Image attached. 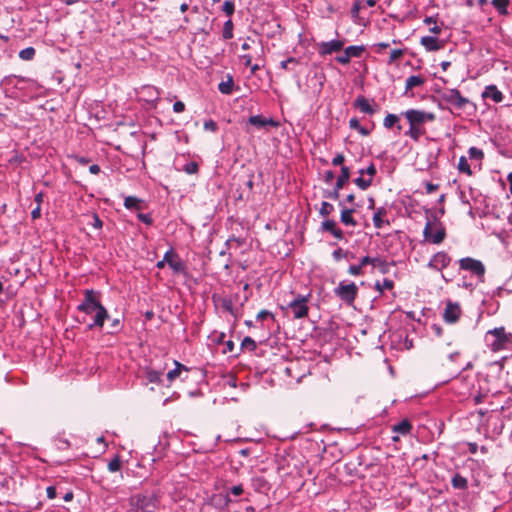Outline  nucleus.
<instances>
[{"label":"nucleus","instance_id":"obj_10","mask_svg":"<svg viewBox=\"0 0 512 512\" xmlns=\"http://www.w3.org/2000/svg\"><path fill=\"white\" fill-rule=\"evenodd\" d=\"M451 257L444 251H439L435 253L430 261L428 262L427 266L430 269H434L436 271H441L444 268L448 267L451 263Z\"/></svg>","mask_w":512,"mask_h":512},{"label":"nucleus","instance_id":"obj_51","mask_svg":"<svg viewBox=\"0 0 512 512\" xmlns=\"http://www.w3.org/2000/svg\"><path fill=\"white\" fill-rule=\"evenodd\" d=\"M137 218L146 225H152L153 219L150 214L138 213Z\"/></svg>","mask_w":512,"mask_h":512},{"label":"nucleus","instance_id":"obj_46","mask_svg":"<svg viewBox=\"0 0 512 512\" xmlns=\"http://www.w3.org/2000/svg\"><path fill=\"white\" fill-rule=\"evenodd\" d=\"M364 266L365 265H362V259H361L360 263L358 265H350V267L348 269V273L353 276L363 275L364 274V272H363Z\"/></svg>","mask_w":512,"mask_h":512},{"label":"nucleus","instance_id":"obj_57","mask_svg":"<svg viewBox=\"0 0 512 512\" xmlns=\"http://www.w3.org/2000/svg\"><path fill=\"white\" fill-rule=\"evenodd\" d=\"M268 317L273 318V314L271 312H269L268 310H261L256 316L257 320H260V321H263Z\"/></svg>","mask_w":512,"mask_h":512},{"label":"nucleus","instance_id":"obj_59","mask_svg":"<svg viewBox=\"0 0 512 512\" xmlns=\"http://www.w3.org/2000/svg\"><path fill=\"white\" fill-rule=\"evenodd\" d=\"M425 188H426V193L431 194L439 188V185L433 184L431 182H425Z\"/></svg>","mask_w":512,"mask_h":512},{"label":"nucleus","instance_id":"obj_32","mask_svg":"<svg viewBox=\"0 0 512 512\" xmlns=\"http://www.w3.org/2000/svg\"><path fill=\"white\" fill-rule=\"evenodd\" d=\"M458 170L462 173H465L467 174L468 176H471L472 175V170H471V167L468 163V160L465 156H461L459 158V162H458Z\"/></svg>","mask_w":512,"mask_h":512},{"label":"nucleus","instance_id":"obj_6","mask_svg":"<svg viewBox=\"0 0 512 512\" xmlns=\"http://www.w3.org/2000/svg\"><path fill=\"white\" fill-rule=\"evenodd\" d=\"M423 236L425 240L432 244H440L446 238V229L441 222L427 221L423 229Z\"/></svg>","mask_w":512,"mask_h":512},{"label":"nucleus","instance_id":"obj_12","mask_svg":"<svg viewBox=\"0 0 512 512\" xmlns=\"http://www.w3.org/2000/svg\"><path fill=\"white\" fill-rule=\"evenodd\" d=\"M461 315V308L458 303L448 301L443 313V319L446 323H456Z\"/></svg>","mask_w":512,"mask_h":512},{"label":"nucleus","instance_id":"obj_29","mask_svg":"<svg viewBox=\"0 0 512 512\" xmlns=\"http://www.w3.org/2000/svg\"><path fill=\"white\" fill-rule=\"evenodd\" d=\"M365 48L362 45H351L345 48V53L350 58H359L362 56Z\"/></svg>","mask_w":512,"mask_h":512},{"label":"nucleus","instance_id":"obj_24","mask_svg":"<svg viewBox=\"0 0 512 512\" xmlns=\"http://www.w3.org/2000/svg\"><path fill=\"white\" fill-rule=\"evenodd\" d=\"M350 178V169L347 166L341 167V173L337 178L335 186L337 189H342L345 184L349 181Z\"/></svg>","mask_w":512,"mask_h":512},{"label":"nucleus","instance_id":"obj_63","mask_svg":"<svg viewBox=\"0 0 512 512\" xmlns=\"http://www.w3.org/2000/svg\"><path fill=\"white\" fill-rule=\"evenodd\" d=\"M365 172L367 175L370 176V178H373L377 172L376 167L373 163H371L366 169Z\"/></svg>","mask_w":512,"mask_h":512},{"label":"nucleus","instance_id":"obj_36","mask_svg":"<svg viewBox=\"0 0 512 512\" xmlns=\"http://www.w3.org/2000/svg\"><path fill=\"white\" fill-rule=\"evenodd\" d=\"M363 5L360 1H356L351 8V17L355 23L360 24V10L363 9Z\"/></svg>","mask_w":512,"mask_h":512},{"label":"nucleus","instance_id":"obj_7","mask_svg":"<svg viewBox=\"0 0 512 512\" xmlns=\"http://www.w3.org/2000/svg\"><path fill=\"white\" fill-rule=\"evenodd\" d=\"M334 294L346 304L352 305L358 295V287L354 282H340L334 289Z\"/></svg>","mask_w":512,"mask_h":512},{"label":"nucleus","instance_id":"obj_64","mask_svg":"<svg viewBox=\"0 0 512 512\" xmlns=\"http://www.w3.org/2000/svg\"><path fill=\"white\" fill-rule=\"evenodd\" d=\"M31 217L33 220L39 219L41 217V207L37 205L32 211H31Z\"/></svg>","mask_w":512,"mask_h":512},{"label":"nucleus","instance_id":"obj_1","mask_svg":"<svg viewBox=\"0 0 512 512\" xmlns=\"http://www.w3.org/2000/svg\"><path fill=\"white\" fill-rule=\"evenodd\" d=\"M400 115L405 117L409 124V129L404 132V135L415 142H418L426 134L425 124L436 119L433 112L420 109H408L401 112Z\"/></svg>","mask_w":512,"mask_h":512},{"label":"nucleus","instance_id":"obj_55","mask_svg":"<svg viewBox=\"0 0 512 512\" xmlns=\"http://www.w3.org/2000/svg\"><path fill=\"white\" fill-rule=\"evenodd\" d=\"M351 58L344 52L343 55L337 56L336 61L342 65H347L350 63Z\"/></svg>","mask_w":512,"mask_h":512},{"label":"nucleus","instance_id":"obj_38","mask_svg":"<svg viewBox=\"0 0 512 512\" xmlns=\"http://www.w3.org/2000/svg\"><path fill=\"white\" fill-rule=\"evenodd\" d=\"M121 458L119 455H115L108 463V470L110 472H117L121 469Z\"/></svg>","mask_w":512,"mask_h":512},{"label":"nucleus","instance_id":"obj_53","mask_svg":"<svg viewBox=\"0 0 512 512\" xmlns=\"http://www.w3.org/2000/svg\"><path fill=\"white\" fill-rule=\"evenodd\" d=\"M243 486L241 484L235 485L229 489V493L234 496H240L243 493Z\"/></svg>","mask_w":512,"mask_h":512},{"label":"nucleus","instance_id":"obj_48","mask_svg":"<svg viewBox=\"0 0 512 512\" xmlns=\"http://www.w3.org/2000/svg\"><path fill=\"white\" fill-rule=\"evenodd\" d=\"M340 190L341 189H337L336 186H334V189L332 191H326L324 193V197L332 200H338L340 197Z\"/></svg>","mask_w":512,"mask_h":512},{"label":"nucleus","instance_id":"obj_23","mask_svg":"<svg viewBox=\"0 0 512 512\" xmlns=\"http://www.w3.org/2000/svg\"><path fill=\"white\" fill-rule=\"evenodd\" d=\"M387 214V210L384 208V207H379L374 215H373V224L376 228H381L383 226L384 223H386L387 225H389V221H384L382 219L383 216H385Z\"/></svg>","mask_w":512,"mask_h":512},{"label":"nucleus","instance_id":"obj_2","mask_svg":"<svg viewBox=\"0 0 512 512\" xmlns=\"http://www.w3.org/2000/svg\"><path fill=\"white\" fill-rule=\"evenodd\" d=\"M98 293L92 289H87L84 292V299L77 309L85 314H92L96 312L94 321L88 325L89 329L94 327L102 328L105 320L109 318L107 309L98 300Z\"/></svg>","mask_w":512,"mask_h":512},{"label":"nucleus","instance_id":"obj_17","mask_svg":"<svg viewBox=\"0 0 512 512\" xmlns=\"http://www.w3.org/2000/svg\"><path fill=\"white\" fill-rule=\"evenodd\" d=\"M248 123L257 128H263L266 125L276 126L277 124L273 121V119H267L262 115H253L249 117Z\"/></svg>","mask_w":512,"mask_h":512},{"label":"nucleus","instance_id":"obj_14","mask_svg":"<svg viewBox=\"0 0 512 512\" xmlns=\"http://www.w3.org/2000/svg\"><path fill=\"white\" fill-rule=\"evenodd\" d=\"M372 265L375 268H378L382 274H386L390 270V264L380 257H370L364 256L362 258V265Z\"/></svg>","mask_w":512,"mask_h":512},{"label":"nucleus","instance_id":"obj_41","mask_svg":"<svg viewBox=\"0 0 512 512\" xmlns=\"http://www.w3.org/2000/svg\"><path fill=\"white\" fill-rule=\"evenodd\" d=\"M333 211H334V206L331 203L326 202V201H323L321 203L319 214L322 217H328Z\"/></svg>","mask_w":512,"mask_h":512},{"label":"nucleus","instance_id":"obj_61","mask_svg":"<svg viewBox=\"0 0 512 512\" xmlns=\"http://www.w3.org/2000/svg\"><path fill=\"white\" fill-rule=\"evenodd\" d=\"M46 493L49 499H54L57 496L56 488L54 486H48L46 489Z\"/></svg>","mask_w":512,"mask_h":512},{"label":"nucleus","instance_id":"obj_27","mask_svg":"<svg viewBox=\"0 0 512 512\" xmlns=\"http://www.w3.org/2000/svg\"><path fill=\"white\" fill-rule=\"evenodd\" d=\"M491 4L500 15H508L510 0H492Z\"/></svg>","mask_w":512,"mask_h":512},{"label":"nucleus","instance_id":"obj_60","mask_svg":"<svg viewBox=\"0 0 512 512\" xmlns=\"http://www.w3.org/2000/svg\"><path fill=\"white\" fill-rule=\"evenodd\" d=\"M345 160V157L343 154H337L333 159H332V164L334 166H338V165H342L343 162Z\"/></svg>","mask_w":512,"mask_h":512},{"label":"nucleus","instance_id":"obj_31","mask_svg":"<svg viewBox=\"0 0 512 512\" xmlns=\"http://www.w3.org/2000/svg\"><path fill=\"white\" fill-rule=\"evenodd\" d=\"M299 59L295 57H289L286 60L280 62V68L288 71H295V67L299 65Z\"/></svg>","mask_w":512,"mask_h":512},{"label":"nucleus","instance_id":"obj_4","mask_svg":"<svg viewBox=\"0 0 512 512\" xmlns=\"http://www.w3.org/2000/svg\"><path fill=\"white\" fill-rule=\"evenodd\" d=\"M441 99L455 109L467 112L471 115L476 110V105L468 98L461 95L458 89H446L441 93Z\"/></svg>","mask_w":512,"mask_h":512},{"label":"nucleus","instance_id":"obj_15","mask_svg":"<svg viewBox=\"0 0 512 512\" xmlns=\"http://www.w3.org/2000/svg\"><path fill=\"white\" fill-rule=\"evenodd\" d=\"M483 98H490L495 103H500L504 99L503 93L497 88L496 85H488L482 93Z\"/></svg>","mask_w":512,"mask_h":512},{"label":"nucleus","instance_id":"obj_20","mask_svg":"<svg viewBox=\"0 0 512 512\" xmlns=\"http://www.w3.org/2000/svg\"><path fill=\"white\" fill-rule=\"evenodd\" d=\"M354 212V209L343 207L340 215L341 222L347 226H357V221L352 216Z\"/></svg>","mask_w":512,"mask_h":512},{"label":"nucleus","instance_id":"obj_11","mask_svg":"<svg viewBox=\"0 0 512 512\" xmlns=\"http://www.w3.org/2000/svg\"><path fill=\"white\" fill-rule=\"evenodd\" d=\"M344 40H331L318 44V53L321 56L330 55L343 49Z\"/></svg>","mask_w":512,"mask_h":512},{"label":"nucleus","instance_id":"obj_49","mask_svg":"<svg viewBox=\"0 0 512 512\" xmlns=\"http://www.w3.org/2000/svg\"><path fill=\"white\" fill-rule=\"evenodd\" d=\"M204 129L206 131L216 132L218 130V125L214 120L209 119L204 122Z\"/></svg>","mask_w":512,"mask_h":512},{"label":"nucleus","instance_id":"obj_52","mask_svg":"<svg viewBox=\"0 0 512 512\" xmlns=\"http://www.w3.org/2000/svg\"><path fill=\"white\" fill-rule=\"evenodd\" d=\"M177 254L173 251V249H170L168 250L165 254H164V257H163V261L166 263V264H170L172 259L174 258V256H176Z\"/></svg>","mask_w":512,"mask_h":512},{"label":"nucleus","instance_id":"obj_33","mask_svg":"<svg viewBox=\"0 0 512 512\" xmlns=\"http://www.w3.org/2000/svg\"><path fill=\"white\" fill-rule=\"evenodd\" d=\"M36 50L33 47H27L19 52V58L24 61H31L34 59Z\"/></svg>","mask_w":512,"mask_h":512},{"label":"nucleus","instance_id":"obj_13","mask_svg":"<svg viewBox=\"0 0 512 512\" xmlns=\"http://www.w3.org/2000/svg\"><path fill=\"white\" fill-rule=\"evenodd\" d=\"M374 100H369L363 95H359L353 102V107L359 109L362 113L373 115L376 112V105H372Z\"/></svg>","mask_w":512,"mask_h":512},{"label":"nucleus","instance_id":"obj_54","mask_svg":"<svg viewBox=\"0 0 512 512\" xmlns=\"http://www.w3.org/2000/svg\"><path fill=\"white\" fill-rule=\"evenodd\" d=\"M332 256L336 261H340L346 256V252H344L341 248H338L333 251Z\"/></svg>","mask_w":512,"mask_h":512},{"label":"nucleus","instance_id":"obj_16","mask_svg":"<svg viewBox=\"0 0 512 512\" xmlns=\"http://www.w3.org/2000/svg\"><path fill=\"white\" fill-rule=\"evenodd\" d=\"M420 43L427 51H438L442 48L438 38L433 36H423Z\"/></svg>","mask_w":512,"mask_h":512},{"label":"nucleus","instance_id":"obj_28","mask_svg":"<svg viewBox=\"0 0 512 512\" xmlns=\"http://www.w3.org/2000/svg\"><path fill=\"white\" fill-rule=\"evenodd\" d=\"M169 267L175 272V273H185L186 271V265L185 263L180 259L178 254L174 256L171 263L169 264Z\"/></svg>","mask_w":512,"mask_h":512},{"label":"nucleus","instance_id":"obj_22","mask_svg":"<svg viewBox=\"0 0 512 512\" xmlns=\"http://www.w3.org/2000/svg\"><path fill=\"white\" fill-rule=\"evenodd\" d=\"M234 80L232 75H227V80L222 81L218 85V89L222 94L230 95L233 92Z\"/></svg>","mask_w":512,"mask_h":512},{"label":"nucleus","instance_id":"obj_45","mask_svg":"<svg viewBox=\"0 0 512 512\" xmlns=\"http://www.w3.org/2000/svg\"><path fill=\"white\" fill-rule=\"evenodd\" d=\"M185 173L189 174V175H192V174H196L199 170V166L198 164L195 162V161H191V162H188L186 163L184 166H183V169H182Z\"/></svg>","mask_w":512,"mask_h":512},{"label":"nucleus","instance_id":"obj_34","mask_svg":"<svg viewBox=\"0 0 512 512\" xmlns=\"http://www.w3.org/2000/svg\"><path fill=\"white\" fill-rule=\"evenodd\" d=\"M394 287V282L388 278H385L382 283L377 281L375 283V289L380 293H383L384 290H391Z\"/></svg>","mask_w":512,"mask_h":512},{"label":"nucleus","instance_id":"obj_44","mask_svg":"<svg viewBox=\"0 0 512 512\" xmlns=\"http://www.w3.org/2000/svg\"><path fill=\"white\" fill-rule=\"evenodd\" d=\"M337 228V224L334 220L332 219H326L325 221L322 222L321 224V230L322 231H325V232H329L331 233L332 231H334L335 229Z\"/></svg>","mask_w":512,"mask_h":512},{"label":"nucleus","instance_id":"obj_35","mask_svg":"<svg viewBox=\"0 0 512 512\" xmlns=\"http://www.w3.org/2000/svg\"><path fill=\"white\" fill-rule=\"evenodd\" d=\"M233 27H234L233 22L230 19L224 23V27H223V31H222L223 39L229 40V39L233 38Z\"/></svg>","mask_w":512,"mask_h":512},{"label":"nucleus","instance_id":"obj_39","mask_svg":"<svg viewBox=\"0 0 512 512\" xmlns=\"http://www.w3.org/2000/svg\"><path fill=\"white\" fill-rule=\"evenodd\" d=\"M161 373L156 370H147L145 377L150 383H160L161 382Z\"/></svg>","mask_w":512,"mask_h":512},{"label":"nucleus","instance_id":"obj_58","mask_svg":"<svg viewBox=\"0 0 512 512\" xmlns=\"http://www.w3.org/2000/svg\"><path fill=\"white\" fill-rule=\"evenodd\" d=\"M185 110V104L182 101H176L173 104V111L175 113H181Z\"/></svg>","mask_w":512,"mask_h":512},{"label":"nucleus","instance_id":"obj_56","mask_svg":"<svg viewBox=\"0 0 512 512\" xmlns=\"http://www.w3.org/2000/svg\"><path fill=\"white\" fill-rule=\"evenodd\" d=\"M92 218H93L92 226L96 229L102 228L103 222L96 213L93 214Z\"/></svg>","mask_w":512,"mask_h":512},{"label":"nucleus","instance_id":"obj_40","mask_svg":"<svg viewBox=\"0 0 512 512\" xmlns=\"http://www.w3.org/2000/svg\"><path fill=\"white\" fill-rule=\"evenodd\" d=\"M221 307L231 315H236V310L234 309V304L232 299L230 298H223L221 301Z\"/></svg>","mask_w":512,"mask_h":512},{"label":"nucleus","instance_id":"obj_8","mask_svg":"<svg viewBox=\"0 0 512 512\" xmlns=\"http://www.w3.org/2000/svg\"><path fill=\"white\" fill-rule=\"evenodd\" d=\"M309 299L310 294H298L291 302H289L288 308L292 311L295 319H302L308 315L309 307L307 303Z\"/></svg>","mask_w":512,"mask_h":512},{"label":"nucleus","instance_id":"obj_30","mask_svg":"<svg viewBox=\"0 0 512 512\" xmlns=\"http://www.w3.org/2000/svg\"><path fill=\"white\" fill-rule=\"evenodd\" d=\"M182 370L187 371L188 369L185 365L175 361V368L167 373V379L170 382L174 381L177 377H179Z\"/></svg>","mask_w":512,"mask_h":512},{"label":"nucleus","instance_id":"obj_19","mask_svg":"<svg viewBox=\"0 0 512 512\" xmlns=\"http://www.w3.org/2000/svg\"><path fill=\"white\" fill-rule=\"evenodd\" d=\"M425 81V77L421 75H411L406 79L405 82V94H407L408 91L412 90L414 87L422 86Z\"/></svg>","mask_w":512,"mask_h":512},{"label":"nucleus","instance_id":"obj_42","mask_svg":"<svg viewBox=\"0 0 512 512\" xmlns=\"http://www.w3.org/2000/svg\"><path fill=\"white\" fill-rule=\"evenodd\" d=\"M354 183L361 189L366 190L368 189L372 184V178L365 179L362 176L357 177L354 179Z\"/></svg>","mask_w":512,"mask_h":512},{"label":"nucleus","instance_id":"obj_37","mask_svg":"<svg viewBox=\"0 0 512 512\" xmlns=\"http://www.w3.org/2000/svg\"><path fill=\"white\" fill-rule=\"evenodd\" d=\"M468 155L471 160L482 161L484 158V152L477 147H470Z\"/></svg>","mask_w":512,"mask_h":512},{"label":"nucleus","instance_id":"obj_21","mask_svg":"<svg viewBox=\"0 0 512 512\" xmlns=\"http://www.w3.org/2000/svg\"><path fill=\"white\" fill-rule=\"evenodd\" d=\"M412 430V424L408 419H403L398 424L392 427V431L401 435H408Z\"/></svg>","mask_w":512,"mask_h":512},{"label":"nucleus","instance_id":"obj_25","mask_svg":"<svg viewBox=\"0 0 512 512\" xmlns=\"http://www.w3.org/2000/svg\"><path fill=\"white\" fill-rule=\"evenodd\" d=\"M142 200L135 196H127L124 199V206L126 209L132 210H141L142 209Z\"/></svg>","mask_w":512,"mask_h":512},{"label":"nucleus","instance_id":"obj_18","mask_svg":"<svg viewBox=\"0 0 512 512\" xmlns=\"http://www.w3.org/2000/svg\"><path fill=\"white\" fill-rule=\"evenodd\" d=\"M400 122V116L392 113H388L383 121V126L386 129H391L393 127H396L397 132H401L402 126L399 124Z\"/></svg>","mask_w":512,"mask_h":512},{"label":"nucleus","instance_id":"obj_43","mask_svg":"<svg viewBox=\"0 0 512 512\" xmlns=\"http://www.w3.org/2000/svg\"><path fill=\"white\" fill-rule=\"evenodd\" d=\"M241 348L247 349L249 351H255L257 348L256 342L249 336H246L241 343Z\"/></svg>","mask_w":512,"mask_h":512},{"label":"nucleus","instance_id":"obj_62","mask_svg":"<svg viewBox=\"0 0 512 512\" xmlns=\"http://www.w3.org/2000/svg\"><path fill=\"white\" fill-rule=\"evenodd\" d=\"M349 127L353 130H358L361 127L359 120L355 117L351 118L349 120Z\"/></svg>","mask_w":512,"mask_h":512},{"label":"nucleus","instance_id":"obj_47","mask_svg":"<svg viewBox=\"0 0 512 512\" xmlns=\"http://www.w3.org/2000/svg\"><path fill=\"white\" fill-rule=\"evenodd\" d=\"M405 54L404 49H394L390 53L388 64H392L396 60L400 59Z\"/></svg>","mask_w":512,"mask_h":512},{"label":"nucleus","instance_id":"obj_26","mask_svg":"<svg viewBox=\"0 0 512 512\" xmlns=\"http://www.w3.org/2000/svg\"><path fill=\"white\" fill-rule=\"evenodd\" d=\"M451 484L453 488L465 490L468 488V481L465 477L460 475L459 473H456L451 480Z\"/></svg>","mask_w":512,"mask_h":512},{"label":"nucleus","instance_id":"obj_5","mask_svg":"<svg viewBox=\"0 0 512 512\" xmlns=\"http://www.w3.org/2000/svg\"><path fill=\"white\" fill-rule=\"evenodd\" d=\"M130 505L136 512H155L157 497L155 494H136L130 498Z\"/></svg>","mask_w":512,"mask_h":512},{"label":"nucleus","instance_id":"obj_3","mask_svg":"<svg viewBox=\"0 0 512 512\" xmlns=\"http://www.w3.org/2000/svg\"><path fill=\"white\" fill-rule=\"evenodd\" d=\"M485 342L491 351L498 352L512 345V334L507 333L504 327H497L486 332Z\"/></svg>","mask_w":512,"mask_h":512},{"label":"nucleus","instance_id":"obj_9","mask_svg":"<svg viewBox=\"0 0 512 512\" xmlns=\"http://www.w3.org/2000/svg\"><path fill=\"white\" fill-rule=\"evenodd\" d=\"M458 263L460 269L469 271L472 275H475L481 281H483L486 269L480 260L474 259L472 257H464L461 258Z\"/></svg>","mask_w":512,"mask_h":512},{"label":"nucleus","instance_id":"obj_50","mask_svg":"<svg viewBox=\"0 0 512 512\" xmlns=\"http://www.w3.org/2000/svg\"><path fill=\"white\" fill-rule=\"evenodd\" d=\"M223 11L228 15L231 16L235 11V6L232 1H225L223 4Z\"/></svg>","mask_w":512,"mask_h":512}]
</instances>
